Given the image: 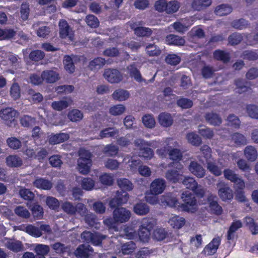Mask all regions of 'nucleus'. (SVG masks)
<instances>
[{"mask_svg":"<svg viewBox=\"0 0 258 258\" xmlns=\"http://www.w3.org/2000/svg\"><path fill=\"white\" fill-rule=\"evenodd\" d=\"M195 194L189 191L183 192L181 199L184 203L181 204L180 208L181 211L188 213H194L197 210V201Z\"/></svg>","mask_w":258,"mask_h":258,"instance_id":"1","label":"nucleus"},{"mask_svg":"<svg viewBox=\"0 0 258 258\" xmlns=\"http://www.w3.org/2000/svg\"><path fill=\"white\" fill-rule=\"evenodd\" d=\"M154 225L155 222L153 218L145 217L142 220L138 231V235L141 241L144 242L148 241Z\"/></svg>","mask_w":258,"mask_h":258,"instance_id":"2","label":"nucleus"},{"mask_svg":"<svg viewBox=\"0 0 258 258\" xmlns=\"http://www.w3.org/2000/svg\"><path fill=\"white\" fill-rule=\"evenodd\" d=\"M183 184L187 188L191 190L198 197L202 198L204 197V189L198 184L194 177H185L183 180Z\"/></svg>","mask_w":258,"mask_h":258,"instance_id":"3","label":"nucleus"},{"mask_svg":"<svg viewBox=\"0 0 258 258\" xmlns=\"http://www.w3.org/2000/svg\"><path fill=\"white\" fill-rule=\"evenodd\" d=\"M129 199L128 194L125 191H117L114 198L109 202V206L111 209L119 208L120 206L126 204Z\"/></svg>","mask_w":258,"mask_h":258,"instance_id":"4","label":"nucleus"},{"mask_svg":"<svg viewBox=\"0 0 258 258\" xmlns=\"http://www.w3.org/2000/svg\"><path fill=\"white\" fill-rule=\"evenodd\" d=\"M59 35L61 39L68 38L73 40L74 37V32L64 19H60L58 23Z\"/></svg>","mask_w":258,"mask_h":258,"instance_id":"5","label":"nucleus"},{"mask_svg":"<svg viewBox=\"0 0 258 258\" xmlns=\"http://www.w3.org/2000/svg\"><path fill=\"white\" fill-rule=\"evenodd\" d=\"M19 113L12 108L7 107L0 110V117L8 124L15 123Z\"/></svg>","mask_w":258,"mask_h":258,"instance_id":"6","label":"nucleus"},{"mask_svg":"<svg viewBox=\"0 0 258 258\" xmlns=\"http://www.w3.org/2000/svg\"><path fill=\"white\" fill-rule=\"evenodd\" d=\"M129 210L122 207L115 208L113 212V218L119 223H123L128 221L131 217Z\"/></svg>","mask_w":258,"mask_h":258,"instance_id":"7","label":"nucleus"},{"mask_svg":"<svg viewBox=\"0 0 258 258\" xmlns=\"http://www.w3.org/2000/svg\"><path fill=\"white\" fill-rule=\"evenodd\" d=\"M103 76L110 83H118L123 78L121 73L117 69H106L104 70Z\"/></svg>","mask_w":258,"mask_h":258,"instance_id":"8","label":"nucleus"},{"mask_svg":"<svg viewBox=\"0 0 258 258\" xmlns=\"http://www.w3.org/2000/svg\"><path fill=\"white\" fill-rule=\"evenodd\" d=\"M218 198L212 194H210L207 197V202L211 213L216 215H220L222 213L223 210L218 203Z\"/></svg>","mask_w":258,"mask_h":258,"instance_id":"9","label":"nucleus"},{"mask_svg":"<svg viewBox=\"0 0 258 258\" xmlns=\"http://www.w3.org/2000/svg\"><path fill=\"white\" fill-rule=\"evenodd\" d=\"M166 187V182L162 178L155 179L151 184L150 191L152 195L157 196L162 194Z\"/></svg>","mask_w":258,"mask_h":258,"instance_id":"10","label":"nucleus"},{"mask_svg":"<svg viewBox=\"0 0 258 258\" xmlns=\"http://www.w3.org/2000/svg\"><path fill=\"white\" fill-rule=\"evenodd\" d=\"M219 237L214 238L207 244L202 251V253L206 255H212L215 253L220 244Z\"/></svg>","mask_w":258,"mask_h":258,"instance_id":"11","label":"nucleus"},{"mask_svg":"<svg viewBox=\"0 0 258 258\" xmlns=\"http://www.w3.org/2000/svg\"><path fill=\"white\" fill-rule=\"evenodd\" d=\"M20 123L24 127L41 129L40 127L36 125V118L28 115L22 116L20 118Z\"/></svg>","mask_w":258,"mask_h":258,"instance_id":"12","label":"nucleus"},{"mask_svg":"<svg viewBox=\"0 0 258 258\" xmlns=\"http://www.w3.org/2000/svg\"><path fill=\"white\" fill-rule=\"evenodd\" d=\"M43 81L47 84L56 82L59 79V74L52 70H45L42 72Z\"/></svg>","mask_w":258,"mask_h":258,"instance_id":"13","label":"nucleus"},{"mask_svg":"<svg viewBox=\"0 0 258 258\" xmlns=\"http://www.w3.org/2000/svg\"><path fill=\"white\" fill-rule=\"evenodd\" d=\"M190 172L198 178H202L205 175V170L202 165L196 161H191L188 167Z\"/></svg>","mask_w":258,"mask_h":258,"instance_id":"14","label":"nucleus"},{"mask_svg":"<svg viewBox=\"0 0 258 258\" xmlns=\"http://www.w3.org/2000/svg\"><path fill=\"white\" fill-rule=\"evenodd\" d=\"M137 24L134 23L131 25V28L134 30L135 34L139 37H150L152 34V30L148 27H136Z\"/></svg>","mask_w":258,"mask_h":258,"instance_id":"15","label":"nucleus"},{"mask_svg":"<svg viewBox=\"0 0 258 258\" xmlns=\"http://www.w3.org/2000/svg\"><path fill=\"white\" fill-rule=\"evenodd\" d=\"M241 227V222L240 221H236L233 222L229 227L228 234L227 235V239L232 241V247H233L235 243L234 241L236 237L235 232Z\"/></svg>","mask_w":258,"mask_h":258,"instance_id":"16","label":"nucleus"},{"mask_svg":"<svg viewBox=\"0 0 258 258\" xmlns=\"http://www.w3.org/2000/svg\"><path fill=\"white\" fill-rule=\"evenodd\" d=\"M158 121L161 126L168 127L173 124V118L171 114L167 112H161L158 115Z\"/></svg>","mask_w":258,"mask_h":258,"instance_id":"17","label":"nucleus"},{"mask_svg":"<svg viewBox=\"0 0 258 258\" xmlns=\"http://www.w3.org/2000/svg\"><path fill=\"white\" fill-rule=\"evenodd\" d=\"M165 41L169 45L183 46L185 43V40L180 36L174 34H169L165 38Z\"/></svg>","mask_w":258,"mask_h":258,"instance_id":"18","label":"nucleus"},{"mask_svg":"<svg viewBox=\"0 0 258 258\" xmlns=\"http://www.w3.org/2000/svg\"><path fill=\"white\" fill-rule=\"evenodd\" d=\"M93 248L90 245L83 244L78 246L75 251V254L78 258H88L89 252L93 251Z\"/></svg>","mask_w":258,"mask_h":258,"instance_id":"19","label":"nucleus"},{"mask_svg":"<svg viewBox=\"0 0 258 258\" xmlns=\"http://www.w3.org/2000/svg\"><path fill=\"white\" fill-rule=\"evenodd\" d=\"M33 185L37 188L44 190H49L52 187V182L43 178L36 179L33 182Z\"/></svg>","mask_w":258,"mask_h":258,"instance_id":"20","label":"nucleus"},{"mask_svg":"<svg viewBox=\"0 0 258 258\" xmlns=\"http://www.w3.org/2000/svg\"><path fill=\"white\" fill-rule=\"evenodd\" d=\"M127 70L128 71L130 76L134 78L136 81L138 82H142L143 81L141 74L140 71L137 69L135 62L128 65L127 67Z\"/></svg>","mask_w":258,"mask_h":258,"instance_id":"21","label":"nucleus"},{"mask_svg":"<svg viewBox=\"0 0 258 258\" xmlns=\"http://www.w3.org/2000/svg\"><path fill=\"white\" fill-rule=\"evenodd\" d=\"M244 154L247 160L251 162L255 161L258 156L257 150L252 146H248L245 148Z\"/></svg>","mask_w":258,"mask_h":258,"instance_id":"22","label":"nucleus"},{"mask_svg":"<svg viewBox=\"0 0 258 258\" xmlns=\"http://www.w3.org/2000/svg\"><path fill=\"white\" fill-rule=\"evenodd\" d=\"M150 211L149 207L145 203L139 202L134 206V212L138 215H147Z\"/></svg>","mask_w":258,"mask_h":258,"instance_id":"23","label":"nucleus"},{"mask_svg":"<svg viewBox=\"0 0 258 258\" xmlns=\"http://www.w3.org/2000/svg\"><path fill=\"white\" fill-rule=\"evenodd\" d=\"M112 96L113 99L115 100L123 101L129 98L130 93L125 90L118 89L114 91Z\"/></svg>","mask_w":258,"mask_h":258,"instance_id":"24","label":"nucleus"},{"mask_svg":"<svg viewBox=\"0 0 258 258\" xmlns=\"http://www.w3.org/2000/svg\"><path fill=\"white\" fill-rule=\"evenodd\" d=\"M69 135L65 133H60L51 136L49 139V142L51 145L60 144L67 141Z\"/></svg>","mask_w":258,"mask_h":258,"instance_id":"25","label":"nucleus"},{"mask_svg":"<svg viewBox=\"0 0 258 258\" xmlns=\"http://www.w3.org/2000/svg\"><path fill=\"white\" fill-rule=\"evenodd\" d=\"M181 175L177 170L170 169L166 172L165 177L169 182L176 183L179 181Z\"/></svg>","mask_w":258,"mask_h":258,"instance_id":"26","label":"nucleus"},{"mask_svg":"<svg viewBox=\"0 0 258 258\" xmlns=\"http://www.w3.org/2000/svg\"><path fill=\"white\" fill-rule=\"evenodd\" d=\"M212 3V0H193L191 7L195 10L201 11L210 6Z\"/></svg>","mask_w":258,"mask_h":258,"instance_id":"27","label":"nucleus"},{"mask_svg":"<svg viewBox=\"0 0 258 258\" xmlns=\"http://www.w3.org/2000/svg\"><path fill=\"white\" fill-rule=\"evenodd\" d=\"M7 165L10 167H18L23 164L22 160L17 155H10L6 158Z\"/></svg>","mask_w":258,"mask_h":258,"instance_id":"28","label":"nucleus"},{"mask_svg":"<svg viewBox=\"0 0 258 258\" xmlns=\"http://www.w3.org/2000/svg\"><path fill=\"white\" fill-rule=\"evenodd\" d=\"M205 119L210 124L219 125L222 122V119L219 115L215 113L208 112L206 113Z\"/></svg>","mask_w":258,"mask_h":258,"instance_id":"29","label":"nucleus"},{"mask_svg":"<svg viewBox=\"0 0 258 258\" xmlns=\"http://www.w3.org/2000/svg\"><path fill=\"white\" fill-rule=\"evenodd\" d=\"M168 223L173 228L179 229L185 224V221L184 218L175 216L171 218Z\"/></svg>","mask_w":258,"mask_h":258,"instance_id":"30","label":"nucleus"},{"mask_svg":"<svg viewBox=\"0 0 258 258\" xmlns=\"http://www.w3.org/2000/svg\"><path fill=\"white\" fill-rule=\"evenodd\" d=\"M106 63V60L101 57H97L91 60L89 64V67L91 70H99L103 67Z\"/></svg>","mask_w":258,"mask_h":258,"instance_id":"31","label":"nucleus"},{"mask_svg":"<svg viewBox=\"0 0 258 258\" xmlns=\"http://www.w3.org/2000/svg\"><path fill=\"white\" fill-rule=\"evenodd\" d=\"M145 50L146 53L149 56H157L161 53L159 47L154 44H148L146 45Z\"/></svg>","mask_w":258,"mask_h":258,"instance_id":"32","label":"nucleus"},{"mask_svg":"<svg viewBox=\"0 0 258 258\" xmlns=\"http://www.w3.org/2000/svg\"><path fill=\"white\" fill-rule=\"evenodd\" d=\"M117 184L121 189V191H130L132 190L133 185L132 183L126 178H120L117 181Z\"/></svg>","mask_w":258,"mask_h":258,"instance_id":"33","label":"nucleus"},{"mask_svg":"<svg viewBox=\"0 0 258 258\" xmlns=\"http://www.w3.org/2000/svg\"><path fill=\"white\" fill-rule=\"evenodd\" d=\"M245 112L250 118L258 119V106L249 104L245 107Z\"/></svg>","mask_w":258,"mask_h":258,"instance_id":"34","label":"nucleus"},{"mask_svg":"<svg viewBox=\"0 0 258 258\" xmlns=\"http://www.w3.org/2000/svg\"><path fill=\"white\" fill-rule=\"evenodd\" d=\"M7 246L9 249L15 252L21 251L23 249L22 243L19 240L9 241Z\"/></svg>","mask_w":258,"mask_h":258,"instance_id":"35","label":"nucleus"},{"mask_svg":"<svg viewBox=\"0 0 258 258\" xmlns=\"http://www.w3.org/2000/svg\"><path fill=\"white\" fill-rule=\"evenodd\" d=\"M36 254L39 256H45L50 251L49 246L47 245L38 244L34 248Z\"/></svg>","mask_w":258,"mask_h":258,"instance_id":"36","label":"nucleus"},{"mask_svg":"<svg viewBox=\"0 0 258 258\" xmlns=\"http://www.w3.org/2000/svg\"><path fill=\"white\" fill-rule=\"evenodd\" d=\"M142 122L144 125L148 128H152L155 127L156 121L152 114H145L142 117Z\"/></svg>","mask_w":258,"mask_h":258,"instance_id":"37","label":"nucleus"},{"mask_svg":"<svg viewBox=\"0 0 258 258\" xmlns=\"http://www.w3.org/2000/svg\"><path fill=\"white\" fill-rule=\"evenodd\" d=\"M25 232L30 235L35 237H39L42 235V232L38 228L33 225L29 224L25 227Z\"/></svg>","mask_w":258,"mask_h":258,"instance_id":"38","label":"nucleus"},{"mask_svg":"<svg viewBox=\"0 0 258 258\" xmlns=\"http://www.w3.org/2000/svg\"><path fill=\"white\" fill-rule=\"evenodd\" d=\"M64 68L69 73H73L75 71V66L72 57L69 55H66L63 60Z\"/></svg>","mask_w":258,"mask_h":258,"instance_id":"39","label":"nucleus"},{"mask_svg":"<svg viewBox=\"0 0 258 258\" xmlns=\"http://www.w3.org/2000/svg\"><path fill=\"white\" fill-rule=\"evenodd\" d=\"M168 236V232L164 228H160L156 229L153 232V236L157 241H162Z\"/></svg>","mask_w":258,"mask_h":258,"instance_id":"40","label":"nucleus"},{"mask_svg":"<svg viewBox=\"0 0 258 258\" xmlns=\"http://www.w3.org/2000/svg\"><path fill=\"white\" fill-rule=\"evenodd\" d=\"M70 105L69 101L66 100L55 101L52 102V108L57 111H61L66 109Z\"/></svg>","mask_w":258,"mask_h":258,"instance_id":"41","label":"nucleus"},{"mask_svg":"<svg viewBox=\"0 0 258 258\" xmlns=\"http://www.w3.org/2000/svg\"><path fill=\"white\" fill-rule=\"evenodd\" d=\"M231 140L237 146H244L247 144L245 137L239 133H235L232 135Z\"/></svg>","mask_w":258,"mask_h":258,"instance_id":"42","label":"nucleus"},{"mask_svg":"<svg viewBox=\"0 0 258 258\" xmlns=\"http://www.w3.org/2000/svg\"><path fill=\"white\" fill-rule=\"evenodd\" d=\"M170 159L179 162L182 160L183 155L181 151L176 148H172L169 150L168 153Z\"/></svg>","mask_w":258,"mask_h":258,"instance_id":"43","label":"nucleus"},{"mask_svg":"<svg viewBox=\"0 0 258 258\" xmlns=\"http://www.w3.org/2000/svg\"><path fill=\"white\" fill-rule=\"evenodd\" d=\"M188 142L191 145L195 146H199L202 143L201 137L194 133H188L186 136Z\"/></svg>","mask_w":258,"mask_h":258,"instance_id":"44","label":"nucleus"},{"mask_svg":"<svg viewBox=\"0 0 258 258\" xmlns=\"http://www.w3.org/2000/svg\"><path fill=\"white\" fill-rule=\"evenodd\" d=\"M167 5L166 13L167 14H173L177 12L180 8V3L177 1L167 2Z\"/></svg>","mask_w":258,"mask_h":258,"instance_id":"45","label":"nucleus"},{"mask_svg":"<svg viewBox=\"0 0 258 258\" xmlns=\"http://www.w3.org/2000/svg\"><path fill=\"white\" fill-rule=\"evenodd\" d=\"M83 117L82 112L78 109H73L68 113L69 118L73 122L80 121Z\"/></svg>","mask_w":258,"mask_h":258,"instance_id":"46","label":"nucleus"},{"mask_svg":"<svg viewBox=\"0 0 258 258\" xmlns=\"http://www.w3.org/2000/svg\"><path fill=\"white\" fill-rule=\"evenodd\" d=\"M165 61L171 66H176L181 61V57L176 54H168L165 57Z\"/></svg>","mask_w":258,"mask_h":258,"instance_id":"47","label":"nucleus"},{"mask_svg":"<svg viewBox=\"0 0 258 258\" xmlns=\"http://www.w3.org/2000/svg\"><path fill=\"white\" fill-rule=\"evenodd\" d=\"M92 162H88L82 160H78V168L81 173L83 174H88L90 170Z\"/></svg>","mask_w":258,"mask_h":258,"instance_id":"48","label":"nucleus"},{"mask_svg":"<svg viewBox=\"0 0 258 258\" xmlns=\"http://www.w3.org/2000/svg\"><path fill=\"white\" fill-rule=\"evenodd\" d=\"M19 195L21 198L24 200L31 201L34 198L35 195L30 189L23 188L19 190Z\"/></svg>","mask_w":258,"mask_h":258,"instance_id":"49","label":"nucleus"},{"mask_svg":"<svg viewBox=\"0 0 258 258\" xmlns=\"http://www.w3.org/2000/svg\"><path fill=\"white\" fill-rule=\"evenodd\" d=\"M45 53L40 50H35L32 51L29 55V58L34 61H38L44 58Z\"/></svg>","mask_w":258,"mask_h":258,"instance_id":"50","label":"nucleus"},{"mask_svg":"<svg viewBox=\"0 0 258 258\" xmlns=\"http://www.w3.org/2000/svg\"><path fill=\"white\" fill-rule=\"evenodd\" d=\"M15 35L16 32L13 29H2L0 28V40L12 38Z\"/></svg>","mask_w":258,"mask_h":258,"instance_id":"51","label":"nucleus"},{"mask_svg":"<svg viewBox=\"0 0 258 258\" xmlns=\"http://www.w3.org/2000/svg\"><path fill=\"white\" fill-rule=\"evenodd\" d=\"M46 203L51 210H57L59 208V202L55 198L48 197L46 200Z\"/></svg>","mask_w":258,"mask_h":258,"instance_id":"52","label":"nucleus"},{"mask_svg":"<svg viewBox=\"0 0 258 258\" xmlns=\"http://www.w3.org/2000/svg\"><path fill=\"white\" fill-rule=\"evenodd\" d=\"M63 211L68 214L74 215L77 212V208L72 203L69 202H65L61 205Z\"/></svg>","mask_w":258,"mask_h":258,"instance_id":"53","label":"nucleus"},{"mask_svg":"<svg viewBox=\"0 0 258 258\" xmlns=\"http://www.w3.org/2000/svg\"><path fill=\"white\" fill-rule=\"evenodd\" d=\"M240 125L239 118L233 114H230L227 119V126L230 127H238Z\"/></svg>","mask_w":258,"mask_h":258,"instance_id":"54","label":"nucleus"},{"mask_svg":"<svg viewBox=\"0 0 258 258\" xmlns=\"http://www.w3.org/2000/svg\"><path fill=\"white\" fill-rule=\"evenodd\" d=\"M125 110V106L122 104H117L111 107L109 113L113 115H118L122 114Z\"/></svg>","mask_w":258,"mask_h":258,"instance_id":"55","label":"nucleus"},{"mask_svg":"<svg viewBox=\"0 0 258 258\" xmlns=\"http://www.w3.org/2000/svg\"><path fill=\"white\" fill-rule=\"evenodd\" d=\"M86 22L89 26L94 28L98 27L99 25L98 19L93 15H89L86 16Z\"/></svg>","mask_w":258,"mask_h":258,"instance_id":"56","label":"nucleus"},{"mask_svg":"<svg viewBox=\"0 0 258 258\" xmlns=\"http://www.w3.org/2000/svg\"><path fill=\"white\" fill-rule=\"evenodd\" d=\"M177 104L183 109H187L192 107L193 102L190 99L186 98H181L177 100Z\"/></svg>","mask_w":258,"mask_h":258,"instance_id":"57","label":"nucleus"},{"mask_svg":"<svg viewBox=\"0 0 258 258\" xmlns=\"http://www.w3.org/2000/svg\"><path fill=\"white\" fill-rule=\"evenodd\" d=\"M30 13L29 5L27 3H23L21 7L20 15L21 18L23 21H26L28 19Z\"/></svg>","mask_w":258,"mask_h":258,"instance_id":"58","label":"nucleus"},{"mask_svg":"<svg viewBox=\"0 0 258 258\" xmlns=\"http://www.w3.org/2000/svg\"><path fill=\"white\" fill-rule=\"evenodd\" d=\"M95 184V181L90 177L84 178L82 180V187L86 190H91Z\"/></svg>","mask_w":258,"mask_h":258,"instance_id":"59","label":"nucleus"},{"mask_svg":"<svg viewBox=\"0 0 258 258\" xmlns=\"http://www.w3.org/2000/svg\"><path fill=\"white\" fill-rule=\"evenodd\" d=\"M32 213L34 217L37 219H41L43 214V209L42 207L38 205H34L31 209Z\"/></svg>","mask_w":258,"mask_h":258,"instance_id":"60","label":"nucleus"},{"mask_svg":"<svg viewBox=\"0 0 258 258\" xmlns=\"http://www.w3.org/2000/svg\"><path fill=\"white\" fill-rule=\"evenodd\" d=\"M15 213L18 216L28 218L30 217V213L25 208L22 206H18L14 210Z\"/></svg>","mask_w":258,"mask_h":258,"instance_id":"61","label":"nucleus"},{"mask_svg":"<svg viewBox=\"0 0 258 258\" xmlns=\"http://www.w3.org/2000/svg\"><path fill=\"white\" fill-rule=\"evenodd\" d=\"M118 148L112 144L107 145L104 148V153L108 154L110 156L116 155L118 153Z\"/></svg>","mask_w":258,"mask_h":258,"instance_id":"62","label":"nucleus"},{"mask_svg":"<svg viewBox=\"0 0 258 258\" xmlns=\"http://www.w3.org/2000/svg\"><path fill=\"white\" fill-rule=\"evenodd\" d=\"M10 94L11 97L16 100L20 97V88L18 83H14L10 89Z\"/></svg>","mask_w":258,"mask_h":258,"instance_id":"63","label":"nucleus"},{"mask_svg":"<svg viewBox=\"0 0 258 258\" xmlns=\"http://www.w3.org/2000/svg\"><path fill=\"white\" fill-rule=\"evenodd\" d=\"M101 183L105 185H111L113 183L112 177L108 173H104L99 177Z\"/></svg>","mask_w":258,"mask_h":258,"instance_id":"64","label":"nucleus"}]
</instances>
